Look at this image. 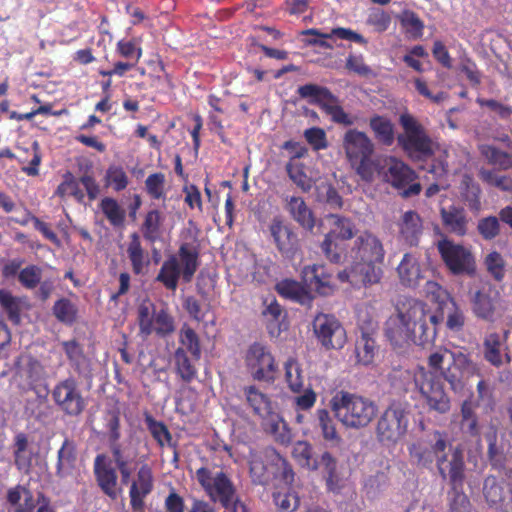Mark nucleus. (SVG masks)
Here are the masks:
<instances>
[{"label":"nucleus","instance_id":"obj_1","mask_svg":"<svg viewBox=\"0 0 512 512\" xmlns=\"http://www.w3.org/2000/svg\"><path fill=\"white\" fill-rule=\"evenodd\" d=\"M396 313L391 315L385 324V334L392 345L403 347L411 343L425 346L433 343L437 335V326L446 315L447 327L458 331L464 325V315L452 299L444 302L439 316L431 311L426 304L413 298L400 299L396 305Z\"/></svg>","mask_w":512,"mask_h":512},{"label":"nucleus","instance_id":"obj_2","mask_svg":"<svg viewBox=\"0 0 512 512\" xmlns=\"http://www.w3.org/2000/svg\"><path fill=\"white\" fill-rule=\"evenodd\" d=\"M334 417L346 428L360 429L368 426L377 414L372 400L347 391L336 392L329 401Z\"/></svg>","mask_w":512,"mask_h":512},{"label":"nucleus","instance_id":"obj_3","mask_svg":"<svg viewBox=\"0 0 512 512\" xmlns=\"http://www.w3.org/2000/svg\"><path fill=\"white\" fill-rule=\"evenodd\" d=\"M199 267V255L197 249L183 243L177 254L170 255L162 264L156 280L168 290L175 291L179 279L185 283L191 282Z\"/></svg>","mask_w":512,"mask_h":512},{"label":"nucleus","instance_id":"obj_4","mask_svg":"<svg viewBox=\"0 0 512 512\" xmlns=\"http://www.w3.org/2000/svg\"><path fill=\"white\" fill-rule=\"evenodd\" d=\"M325 221L329 231L321 244L322 252L330 262L343 263L347 259V252L338 241L356 238V225L351 219L337 214L327 215Z\"/></svg>","mask_w":512,"mask_h":512},{"label":"nucleus","instance_id":"obj_5","mask_svg":"<svg viewBox=\"0 0 512 512\" xmlns=\"http://www.w3.org/2000/svg\"><path fill=\"white\" fill-rule=\"evenodd\" d=\"M400 124L403 133L399 134L397 141L399 146L410 158L424 160L434 153V143L425 132L422 125L410 114L400 116Z\"/></svg>","mask_w":512,"mask_h":512},{"label":"nucleus","instance_id":"obj_6","mask_svg":"<svg viewBox=\"0 0 512 512\" xmlns=\"http://www.w3.org/2000/svg\"><path fill=\"white\" fill-rule=\"evenodd\" d=\"M195 478L213 501H219L229 509L237 499L233 483L223 470L216 466H204L196 470Z\"/></svg>","mask_w":512,"mask_h":512},{"label":"nucleus","instance_id":"obj_7","mask_svg":"<svg viewBox=\"0 0 512 512\" xmlns=\"http://www.w3.org/2000/svg\"><path fill=\"white\" fill-rule=\"evenodd\" d=\"M414 384L429 411L446 414L451 408V401L445 391L443 382L432 372L420 368L415 371Z\"/></svg>","mask_w":512,"mask_h":512},{"label":"nucleus","instance_id":"obj_8","mask_svg":"<svg viewBox=\"0 0 512 512\" xmlns=\"http://www.w3.org/2000/svg\"><path fill=\"white\" fill-rule=\"evenodd\" d=\"M409 407L402 403H392L382 413L377 422V439L385 445H394L407 433Z\"/></svg>","mask_w":512,"mask_h":512},{"label":"nucleus","instance_id":"obj_9","mask_svg":"<svg viewBox=\"0 0 512 512\" xmlns=\"http://www.w3.org/2000/svg\"><path fill=\"white\" fill-rule=\"evenodd\" d=\"M378 175L397 189H403L404 197L420 193L421 185L416 180L415 172L402 160L393 156L379 159Z\"/></svg>","mask_w":512,"mask_h":512},{"label":"nucleus","instance_id":"obj_10","mask_svg":"<svg viewBox=\"0 0 512 512\" xmlns=\"http://www.w3.org/2000/svg\"><path fill=\"white\" fill-rule=\"evenodd\" d=\"M435 442L433 444H427L419 441L412 444L409 447V453L414 462L422 467H429L432 465L434 459L437 460L438 470L443 478L449 477V462L453 453L447 457L445 451L447 448V442L439 432L434 434ZM456 450H459L456 448ZM455 449L452 451L454 452Z\"/></svg>","mask_w":512,"mask_h":512},{"label":"nucleus","instance_id":"obj_11","mask_svg":"<svg viewBox=\"0 0 512 512\" xmlns=\"http://www.w3.org/2000/svg\"><path fill=\"white\" fill-rule=\"evenodd\" d=\"M453 361L443 371V378L450 388L456 392H462L473 376H480V365L475 362L469 353L462 349H455Z\"/></svg>","mask_w":512,"mask_h":512},{"label":"nucleus","instance_id":"obj_12","mask_svg":"<svg viewBox=\"0 0 512 512\" xmlns=\"http://www.w3.org/2000/svg\"><path fill=\"white\" fill-rule=\"evenodd\" d=\"M437 248L445 265L453 274L474 273L475 258L467 247L445 238L438 242Z\"/></svg>","mask_w":512,"mask_h":512},{"label":"nucleus","instance_id":"obj_13","mask_svg":"<svg viewBox=\"0 0 512 512\" xmlns=\"http://www.w3.org/2000/svg\"><path fill=\"white\" fill-rule=\"evenodd\" d=\"M8 512H55L50 500L43 494L33 497L32 492L24 485H16L6 493Z\"/></svg>","mask_w":512,"mask_h":512},{"label":"nucleus","instance_id":"obj_14","mask_svg":"<svg viewBox=\"0 0 512 512\" xmlns=\"http://www.w3.org/2000/svg\"><path fill=\"white\" fill-rule=\"evenodd\" d=\"M251 376L258 381L273 382L277 372L275 359L269 348L260 343L252 344L245 356Z\"/></svg>","mask_w":512,"mask_h":512},{"label":"nucleus","instance_id":"obj_15","mask_svg":"<svg viewBox=\"0 0 512 512\" xmlns=\"http://www.w3.org/2000/svg\"><path fill=\"white\" fill-rule=\"evenodd\" d=\"M313 330L318 341L326 349H341L346 343V332L333 315L318 314L313 321Z\"/></svg>","mask_w":512,"mask_h":512},{"label":"nucleus","instance_id":"obj_16","mask_svg":"<svg viewBox=\"0 0 512 512\" xmlns=\"http://www.w3.org/2000/svg\"><path fill=\"white\" fill-rule=\"evenodd\" d=\"M347 258L351 261H384L385 249L382 241L369 231H362L353 240Z\"/></svg>","mask_w":512,"mask_h":512},{"label":"nucleus","instance_id":"obj_17","mask_svg":"<svg viewBox=\"0 0 512 512\" xmlns=\"http://www.w3.org/2000/svg\"><path fill=\"white\" fill-rule=\"evenodd\" d=\"M449 479L453 485V493L450 500L449 512H471L468 497L458 491L464 480V457L462 450H455L449 462Z\"/></svg>","mask_w":512,"mask_h":512},{"label":"nucleus","instance_id":"obj_18","mask_svg":"<svg viewBox=\"0 0 512 512\" xmlns=\"http://www.w3.org/2000/svg\"><path fill=\"white\" fill-rule=\"evenodd\" d=\"M383 261H352L349 269L339 272L341 281H348L354 286L379 283L383 276Z\"/></svg>","mask_w":512,"mask_h":512},{"label":"nucleus","instance_id":"obj_19","mask_svg":"<svg viewBox=\"0 0 512 512\" xmlns=\"http://www.w3.org/2000/svg\"><path fill=\"white\" fill-rule=\"evenodd\" d=\"M52 397L56 404L69 415H78L85 408L84 399L75 380L71 378L59 382L52 391Z\"/></svg>","mask_w":512,"mask_h":512},{"label":"nucleus","instance_id":"obj_20","mask_svg":"<svg viewBox=\"0 0 512 512\" xmlns=\"http://www.w3.org/2000/svg\"><path fill=\"white\" fill-rule=\"evenodd\" d=\"M302 35L308 36L304 39V43L308 46H319L324 49H333L334 39H343L348 41L366 44V40L362 35L348 28H334L329 33H322L318 29H307L302 31Z\"/></svg>","mask_w":512,"mask_h":512},{"label":"nucleus","instance_id":"obj_21","mask_svg":"<svg viewBox=\"0 0 512 512\" xmlns=\"http://www.w3.org/2000/svg\"><path fill=\"white\" fill-rule=\"evenodd\" d=\"M342 146L350 163L366 159L374 152L372 140L364 132L356 129L346 131Z\"/></svg>","mask_w":512,"mask_h":512},{"label":"nucleus","instance_id":"obj_22","mask_svg":"<svg viewBox=\"0 0 512 512\" xmlns=\"http://www.w3.org/2000/svg\"><path fill=\"white\" fill-rule=\"evenodd\" d=\"M269 231L278 250L286 257H293L299 247L296 233L280 218L272 219Z\"/></svg>","mask_w":512,"mask_h":512},{"label":"nucleus","instance_id":"obj_23","mask_svg":"<svg viewBox=\"0 0 512 512\" xmlns=\"http://www.w3.org/2000/svg\"><path fill=\"white\" fill-rule=\"evenodd\" d=\"M399 237L409 246H416L423 233V220L414 210L401 213L396 221Z\"/></svg>","mask_w":512,"mask_h":512},{"label":"nucleus","instance_id":"obj_24","mask_svg":"<svg viewBox=\"0 0 512 512\" xmlns=\"http://www.w3.org/2000/svg\"><path fill=\"white\" fill-rule=\"evenodd\" d=\"M483 496L490 508L501 512H508L510 510L507 484L499 481L496 477L488 476L485 478Z\"/></svg>","mask_w":512,"mask_h":512},{"label":"nucleus","instance_id":"obj_25","mask_svg":"<svg viewBox=\"0 0 512 512\" xmlns=\"http://www.w3.org/2000/svg\"><path fill=\"white\" fill-rule=\"evenodd\" d=\"M154 479L152 470L148 465H142L133 480L129 496L130 504L133 509H141L144 507V499L152 492Z\"/></svg>","mask_w":512,"mask_h":512},{"label":"nucleus","instance_id":"obj_26","mask_svg":"<svg viewBox=\"0 0 512 512\" xmlns=\"http://www.w3.org/2000/svg\"><path fill=\"white\" fill-rule=\"evenodd\" d=\"M77 461V446L75 441L70 438H65L57 452L56 475L61 479L74 477Z\"/></svg>","mask_w":512,"mask_h":512},{"label":"nucleus","instance_id":"obj_27","mask_svg":"<svg viewBox=\"0 0 512 512\" xmlns=\"http://www.w3.org/2000/svg\"><path fill=\"white\" fill-rule=\"evenodd\" d=\"M484 358L495 367H501L511 362L509 353L506 352L503 338L497 333H491L486 336L484 343Z\"/></svg>","mask_w":512,"mask_h":512},{"label":"nucleus","instance_id":"obj_28","mask_svg":"<svg viewBox=\"0 0 512 512\" xmlns=\"http://www.w3.org/2000/svg\"><path fill=\"white\" fill-rule=\"evenodd\" d=\"M472 294L473 310L478 317L488 318L494 310L493 290L489 283L478 281Z\"/></svg>","mask_w":512,"mask_h":512},{"label":"nucleus","instance_id":"obj_29","mask_svg":"<svg viewBox=\"0 0 512 512\" xmlns=\"http://www.w3.org/2000/svg\"><path fill=\"white\" fill-rule=\"evenodd\" d=\"M285 208L290 216L303 228L312 230L315 225L314 216L304 199L297 196L285 198Z\"/></svg>","mask_w":512,"mask_h":512},{"label":"nucleus","instance_id":"obj_30","mask_svg":"<svg viewBox=\"0 0 512 512\" xmlns=\"http://www.w3.org/2000/svg\"><path fill=\"white\" fill-rule=\"evenodd\" d=\"M242 391L246 404L255 415L260 418L269 415L273 407L267 394L262 392L256 385L245 386Z\"/></svg>","mask_w":512,"mask_h":512},{"label":"nucleus","instance_id":"obj_31","mask_svg":"<svg viewBox=\"0 0 512 512\" xmlns=\"http://www.w3.org/2000/svg\"><path fill=\"white\" fill-rule=\"evenodd\" d=\"M397 274L401 284L407 287H415L422 278L420 265L412 253L403 255L397 266Z\"/></svg>","mask_w":512,"mask_h":512},{"label":"nucleus","instance_id":"obj_32","mask_svg":"<svg viewBox=\"0 0 512 512\" xmlns=\"http://www.w3.org/2000/svg\"><path fill=\"white\" fill-rule=\"evenodd\" d=\"M318 468L323 470L328 489L333 492L339 491L342 487L343 477L336 458L330 452H323L318 459Z\"/></svg>","mask_w":512,"mask_h":512},{"label":"nucleus","instance_id":"obj_33","mask_svg":"<svg viewBox=\"0 0 512 512\" xmlns=\"http://www.w3.org/2000/svg\"><path fill=\"white\" fill-rule=\"evenodd\" d=\"M313 423L319 429L321 436L327 442L336 445L341 442V437L336 430V425L327 408H318L313 415Z\"/></svg>","mask_w":512,"mask_h":512},{"label":"nucleus","instance_id":"obj_34","mask_svg":"<svg viewBox=\"0 0 512 512\" xmlns=\"http://www.w3.org/2000/svg\"><path fill=\"white\" fill-rule=\"evenodd\" d=\"M127 255L131 262L132 271L136 275L144 273L150 263L149 255L141 244L140 237L137 233L130 235V241L127 246Z\"/></svg>","mask_w":512,"mask_h":512},{"label":"nucleus","instance_id":"obj_35","mask_svg":"<svg viewBox=\"0 0 512 512\" xmlns=\"http://www.w3.org/2000/svg\"><path fill=\"white\" fill-rule=\"evenodd\" d=\"M262 425L264 429L272 434L277 441L281 443H288L291 441L292 434L284 419L273 409L270 410L269 415L262 417Z\"/></svg>","mask_w":512,"mask_h":512},{"label":"nucleus","instance_id":"obj_36","mask_svg":"<svg viewBox=\"0 0 512 512\" xmlns=\"http://www.w3.org/2000/svg\"><path fill=\"white\" fill-rule=\"evenodd\" d=\"M262 425L264 429L272 434L277 441L281 443H288L291 441L292 434L284 419L273 409L270 410L269 415L262 417Z\"/></svg>","mask_w":512,"mask_h":512},{"label":"nucleus","instance_id":"obj_37","mask_svg":"<svg viewBox=\"0 0 512 512\" xmlns=\"http://www.w3.org/2000/svg\"><path fill=\"white\" fill-rule=\"evenodd\" d=\"M302 280L307 290L318 293H325V288L329 285V276L324 273V267L315 264L304 267Z\"/></svg>","mask_w":512,"mask_h":512},{"label":"nucleus","instance_id":"obj_38","mask_svg":"<svg viewBox=\"0 0 512 512\" xmlns=\"http://www.w3.org/2000/svg\"><path fill=\"white\" fill-rule=\"evenodd\" d=\"M441 217L445 227L452 233L464 235L467 231V218L464 209L451 206L441 209Z\"/></svg>","mask_w":512,"mask_h":512},{"label":"nucleus","instance_id":"obj_39","mask_svg":"<svg viewBox=\"0 0 512 512\" xmlns=\"http://www.w3.org/2000/svg\"><path fill=\"white\" fill-rule=\"evenodd\" d=\"M101 457L97 456L95 459V474L97 481L101 489L112 499L117 497V475L116 472L100 463Z\"/></svg>","mask_w":512,"mask_h":512},{"label":"nucleus","instance_id":"obj_40","mask_svg":"<svg viewBox=\"0 0 512 512\" xmlns=\"http://www.w3.org/2000/svg\"><path fill=\"white\" fill-rule=\"evenodd\" d=\"M276 290L281 296L302 304L309 302L311 299L307 289L292 279H284L277 283Z\"/></svg>","mask_w":512,"mask_h":512},{"label":"nucleus","instance_id":"obj_41","mask_svg":"<svg viewBox=\"0 0 512 512\" xmlns=\"http://www.w3.org/2000/svg\"><path fill=\"white\" fill-rule=\"evenodd\" d=\"M286 172L290 180L303 192H309L315 183L313 178L306 174L304 164L293 159L286 164Z\"/></svg>","mask_w":512,"mask_h":512},{"label":"nucleus","instance_id":"obj_42","mask_svg":"<svg viewBox=\"0 0 512 512\" xmlns=\"http://www.w3.org/2000/svg\"><path fill=\"white\" fill-rule=\"evenodd\" d=\"M33 454L28 448L26 435L20 433L15 437L14 461L18 470L28 472L32 465Z\"/></svg>","mask_w":512,"mask_h":512},{"label":"nucleus","instance_id":"obj_43","mask_svg":"<svg viewBox=\"0 0 512 512\" xmlns=\"http://www.w3.org/2000/svg\"><path fill=\"white\" fill-rule=\"evenodd\" d=\"M284 378L288 388L294 393H300L304 387V375L301 365L293 358L284 363Z\"/></svg>","mask_w":512,"mask_h":512},{"label":"nucleus","instance_id":"obj_44","mask_svg":"<svg viewBox=\"0 0 512 512\" xmlns=\"http://www.w3.org/2000/svg\"><path fill=\"white\" fill-rule=\"evenodd\" d=\"M164 219V215L158 210H151L146 214L142 224V232L146 240L154 243L160 238Z\"/></svg>","mask_w":512,"mask_h":512},{"label":"nucleus","instance_id":"obj_45","mask_svg":"<svg viewBox=\"0 0 512 512\" xmlns=\"http://www.w3.org/2000/svg\"><path fill=\"white\" fill-rule=\"evenodd\" d=\"M481 155L486 161L498 167L501 170L512 169V155L497 149L491 145H481L479 147Z\"/></svg>","mask_w":512,"mask_h":512},{"label":"nucleus","instance_id":"obj_46","mask_svg":"<svg viewBox=\"0 0 512 512\" xmlns=\"http://www.w3.org/2000/svg\"><path fill=\"white\" fill-rule=\"evenodd\" d=\"M370 127L376 139L387 146L394 142V127L391 121L382 116H374L370 120Z\"/></svg>","mask_w":512,"mask_h":512},{"label":"nucleus","instance_id":"obj_47","mask_svg":"<svg viewBox=\"0 0 512 512\" xmlns=\"http://www.w3.org/2000/svg\"><path fill=\"white\" fill-rule=\"evenodd\" d=\"M179 348H184L186 354L189 352L193 359L201 357L200 340L197 333L188 325H183L179 332Z\"/></svg>","mask_w":512,"mask_h":512},{"label":"nucleus","instance_id":"obj_48","mask_svg":"<svg viewBox=\"0 0 512 512\" xmlns=\"http://www.w3.org/2000/svg\"><path fill=\"white\" fill-rule=\"evenodd\" d=\"M100 208L112 226L119 227L123 225L126 213L115 199L110 197L103 198Z\"/></svg>","mask_w":512,"mask_h":512},{"label":"nucleus","instance_id":"obj_49","mask_svg":"<svg viewBox=\"0 0 512 512\" xmlns=\"http://www.w3.org/2000/svg\"><path fill=\"white\" fill-rule=\"evenodd\" d=\"M298 94L302 98L309 99L313 104H318L321 108L331 99L333 94L325 87L315 84H306L298 88Z\"/></svg>","mask_w":512,"mask_h":512},{"label":"nucleus","instance_id":"obj_50","mask_svg":"<svg viewBox=\"0 0 512 512\" xmlns=\"http://www.w3.org/2000/svg\"><path fill=\"white\" fill-rule=\"evenodd\" d=\"M0 306L13 324L20 323L21 303L18 297L7 290L0 289Z\"/></svg>","mask_w":512,"mask_h":512},{"label":"nucleus","instance_id":"obj_51","mask_svg":"<svg viewBox=\"0 0 512 512\" xmlns=\"http://www.w3.org/2000/svg\"><path fill=\"white\" fill-rule=\"evenodd\" d=\"M177 374L185 382L192 381L196 376V368L188 358L184 348H177L174 354Z\"/></svg>","mask_w":512,"mask_h":512},{"label":"nucleus","instance_id":"obj_52","mask_svg":"<svg viewBox=\"0 0 512 512\" xmlns=\"http://www.w3.org/2000/svg\"><path fill=\"white\" fill-rule=\"evenodd\" d=\"M377 348L374 339L369 334L362 333L356 343V354L358 361L364 365L372 363Z\"/></svg>","mask_w":512,"mask_h":512},{"label":"nucleus","instance_id":"obj_53","mask_svg":"<svg viewBox=\"0 0 512 512\" xmlns=\"http://www.w3.org/2000/svg\"><path fill=\"white\" fill-rule=\"evenodd\" d=\"M322 109L331 117L332 121L337 124L350 126L355 122V118L343 110L338 99L334 95L327 103H325Z\"/></svg>","mask_w":512,"mask_h":512},{"label":"nucleus","instance_id":"obj_54","mask_svg":"<svg viewBox=\"0 0 512 512\" xmlns=\"http://www.w3.org/2000/svg\"><path fill=\"white\" fill-rule=\"evenodd\" d=\"M293 456L298 463L307 469H318V459L312 455V447L308 442L298 441L293 447Z\"/></svg>","mask_w":512,"mask_h":512},{"label":"nucleus","instance_id":"obj_55","mask_svg":"<svg viewBox=\"0 0 512 512\" xmlns=\"http://www.w3.org/2000/svg\"><path fill=\"white\" fill-rule=\"evenodd\" d=\"M455 350H449L446 347H438L428 357L429 367L435 371H439L443 376V371L453 361Z\"/></svg>","mask_w":512,"mask_h":512},{"label":"nucleus","instance_id":"obj_56","mask_svg":"<svg viewBox=\"0 0 512 512\" xmlns=\"http://www.w3.org/2000/svg\"><path fill=\"white\" fill-rule=\"evenodd\" d=\"M273 501L282 512H294L299 507L300 499L296 492L287 489L273 494Z\"/></svg>","mask_w":512,"mask_h":512},{"label":"nucleus","instance_id":"obj_57","mask_svg":"<svg viewBox=\"0 0 512 512\" xmlns=\"http://www.w3.org/2000/svg\"><path fill=\"white\" fill-rule=\"evenodd\" d=\"M154 306L149 301H144L138 308V321L140 332L144 335H150L154 330Z\"/></svg>","mask_w":512,"mask_h":512},{"label":"nucleus","instance_id":"obj_58","mask_svg":"<svg viewBox=\"0 0 512 512\" xmlns=\"http://www.w3.org/2000/svg\"><path fill=\"white\" fill-rule=\"evenodd\" d=\"M145 422L149 432L160 446L171 445L172 435L163 422L156 421L151 416H146Z\"/></svg>","mask_w":512,"mask_h":512},{"label":"nucleus","instance_id":"obj_59","mask_svg":"<svg viewBox=\"0 0 512 512\" xmlns=\"http://www.w3.org/2000/svg\"><path fill=\"white\" fill-rule=\"evenodd\" d=\"M56 193L60 197L73 196L77 201L82 202L85 194L80 189V180L77 181L72 174L67 173L64 181L58 186Z\"/></svg>","mask_w":512,"mask_h":512},{"label":"nucleus","instance_id":"obj_60","mask_svg":"<svg viewBox=\"0 0 512 512\" xmlns=\"http://www.w3.org/2000/svg\"><path fill=\"white\" fill-rule=\"evenodd\" d=\"M77 309L75 305L68 299L62 298L55 302L53 306V314L55 317L66 324H71L76 318Z\"/></svg>","mask_w":512,"mask_h":512},{"label":"nucleus","instance_id":"obj_61","mask_svg":"<svg viewBox=\"0 0 512 512\" xmlns=\"http://www.w3.org/2000/svg\"><path fill=\"white\" fill-rule=\"evenodd\" d=\"M479 176L488 185L495 186L503 191L512 190V178L499 175L494 170L481 168Z\"/></svg>","mask_w":512,"mask_h":512},{"label":"nucleus","instance_id":"obj_62","mask_svg":"<svg viewBox=\"0 0 512 512\" xmlns=\"http://www.w3.org/2000/svg\"><path fill=\"white\" fill-rule=\"evenodd\" d=\"M350 164L362 180L371 182L374 179L375 173H378L379 159L374 161L372 156H368L366 159L354 161Z\"/></svg>","mask_w":512,"mask_h":512},{"label":"nucleus","instance_id":"obj_63","mask_svg":"<svg viewBox=\"0 0 512 512\" xmlns=\"http://www.w3.org/2000/svg\"><path fill=\"white\" fill-rule=\"evenodd\" d=\"M42 278V269L36 265H29L19 272V282L27 289L36 288Z\"/></svg>","mask_w":512,"mask_h":512},{"label":"nucleus","instance_id":"obj_64","mask_svg":"<svg viewBox=\"0 0 512 512\" xmlns=\"http://www.w3.org/2000/svg\"><path fill=\"white\" fill-rule=\"evenodd\" d=\"M105 178L106 184L116 191H121L128 185V177L125 171L120 167H110L106 172Z\"/></svg>","mask_w":512,"mask_h":512}]
</instances>
